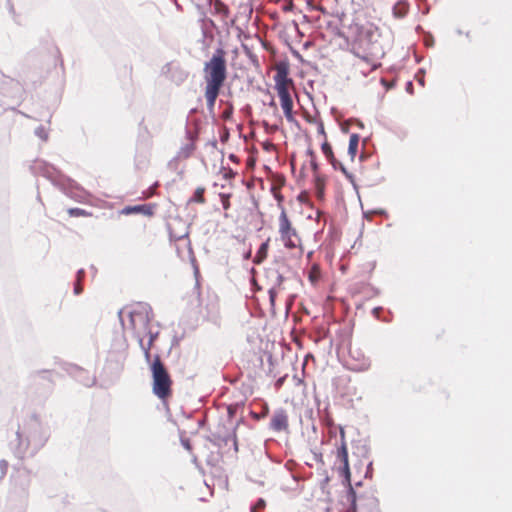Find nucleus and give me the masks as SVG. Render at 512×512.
<instances>
[{"instance_id": "nucleus-17", "label": "nucleus", "mask_w": 512, "mask_h": 512, "mask_svg": "<svg viewBox=\"0 0 512 512\" xmlns=\"http://www.w3.org/2000/svg\"><path fill=\"white\" fill-rule=\"evenodd\" d=\"M213 8L216 13L221 14L223 16H227L229 13L228 7L220 0H214Z\"/></svg>"}, {"instance_id": "nucleus-15", "label": "nucleus", "mask_w": 512, "mask_h": 512, "mask_svg": "<svg viewBox=\"0 0 512 512\" xmlns=\"http://www.w3.org/2000/svg\"><path fill=\"white\" fill-rule=\"evenodd\" d=\"M269 240L265 241L264 243L261 244V246L259 247L257 253H256V256H255V259H254V262L259 264L261 263L263 260L266 259L267 257V254H268V247H269Z\"/></svg>"}, {"instance_id": "nucleus-29", "label": "nucleus", "mask_w": 512, "mask_h": 512, "mask_svg": "<svg viewBox=\"0 0 512 512\" xmlns=\"http://www.w3.org/2000/svg\"><path fill=\"white\" fill-rule=\"evenodd\" d=\"M59 58H60V53H59V51L56 49V50H55V60H56V61H58V60H59Z\"/></svg>"}, {"instance_id": "nucleus-26", "label": "nucleus", "mask_w": 512, "mask_h": 512, "mask_svg": "<svg viewBox=\"0 0 512 512\" xmlns=\"http://www.w3.org/2000/svg\"><path fill=\"white\" fill-rule=\"evenodd\" d=\"M234 176H235V173L233 172L232 169H230V168H228V169L224 168L223 169V177L225 179H232V178H234Z\"/></svg>"}, {"instance_id": "nucleus-18", "label": "nucleus", "mask_w": 512, "mask_h": 512, "mask_svg": "<svg viewBox=\"0 0 512 512\" xmlns=\"http://www.w3.org/2000/svg\"><path fill=\"white\" fill-rule=\"evenodd\" d=\"M70 217H90L92 213L81 208H70L67 210Z\"/></svg>"}, {"instance_id": "nucleus-3", "label": "nucleus", "mask_w": 512, "mask_h": 512, "mask_svg": "<svg viewBox=\"0 0 512 512\" xmlns=\"http://www.w3.org/2000/svg\"><path fill=\"white\" fill-rule=\"evenodd\" d=\"M274 70V89L280 99L285 118L287 121L293 122V95H296V88L293 79L289 76V65L286 62H279L275 64Z\"/></svg>"}, {"instance_id": "nucleus-24", "label": "nucleus", "mask_w": 512, "mask_h": 512, "mask_svg": "<svg viewBox=\"0 0 512 512\" xmlns=\"http://www.w3.org/2000/svg\"><path fill=\"white\" fill-rule=\"evenodd\" d=\"M310 122H313L317 125L318 134L322 135L326 139V132L324 128V123L321 120L313 119Z\"/></svg>"}, {"instance_id": "nucleus-12", "label": "nucleus", "mask_w": 512, "mask_h": 512, "mask_svg": "<svg viewBox=\"0 0 512 512\" xmlns=\"http://www.w3.org/2000/svg\"><path fill=\"white\" fill-rule=\"evenodd\" d=\"M270 182H271L270 192H275V191L281 190L282 187H284V185L286 183V179L281 174H272V176L270 178Z\"/></svg>"}, {"instance_id": "nucleus-9", "label": "nucleus", "mask_w": 512, "mask_h": 512, "mask_svg": "<svg viewBox=\"0 0 512 512\" xmlns=\"http://www.w3.org/2000/svg\"><path fill=\"white\" fill-rule=\"evenodd\" d=\"M321 149H322L324 156L330 162V164L333 166V168L335 170L340 169L345 175L348 176L346 168L343 166V164L341 162H339L335 158L332 147L326 140L322 143Z\"/></svg>"}, {"instance_id": "nucleus-30", "label": "nucleus", "mask_w": 512, "mask_h": 512, "mask_svg": "<svg viewBox=\"0 0 512 512\" xmlns=\"http://www.w3.org/2000/svg\"><path fill=\"white\" fill-rule=\"evenodd\" d=\"M269 105L273 108H276V103L274 100H271V102L269 103Z\"/></svg>"}, {"instance_id": "nucleus-21", "label": "nucleus", "mask_w": 512, "mask_h": 512, "mask_svg": "<svg viewBox=\"0 0 512 512\" xmlns=\"http://www.w3.org/2000/svg\"><path fill=\"white\" fill-rule=\"evenodd\" d=\"M271 194L277 201V207L279 208L280 213H283V210H286V208L284 207V196L282 195L281 190L271 192Z\"/></svg>"}, {"instance_id": "nucleus-20", "label": "nucleus", "mask_w": 512, "mask_h": 512, "mask_svg": "<svg viewBox=\"0 0 512 512\" xmlns=\"http://www.w3.org/2000/svg\"><path fill=\"white\" fill-rule=\"evenodd\" d=\"M219 197H220V201H221L224 211L227 212L231 206V204H230L231 194L230 193H220ZM225 216H227V213H225Z\"/></svg>"}, {"instance_id": "nucleus-27", "label": "nucleus", "mask_w": 512, "mask_h": 512, "mask_svg": "<svg viewBox=\"0 0 512 512\" xmlns=\"http://www.w3.org/2000/svg\"><path fill=\"white\" fill-rule=\"evenodd\" d=\"M269 296H270V301L271 303L273 304L274 303V300H275V296H276V292L274 289H270L269 290Z\"/></svg>"}, {"instance_id": "nucleus-11", "label": "nucleus", "mask_w": 512, "mask_h": 512, "mask_svg": "<svg viewBox=\"0 0 512 512\" xmlns=\"http://www.w3.org/2000/svg\"><path fill=\"white\" fill-rule=\"evenodd\" d=\"M359 140H360V137L358 134L354 133V134L350 135L349 145H348V155H349L351 161H353L357 155Z\"/></svg>"}, {"instance_id": "nucleus-25", "label": "nucleus", "mask_w": 512, "mask_h": 512, "mask_svg": "<svg viewBox=\"0 0 512 512\" xmlns=\"http://www.w3.org/2000/svg\"><path fill=\"white\" fill-rule=\"evenodd\" d=\"M265 501L263 499H259L256 504L252 508V512H256L257 510L264 509Z\"/></svg>"}, {"instance_id": "nucleus-13", "label": "nucleus", "mask_w": 512, "mask_h": 512, "mask_svg": "<svg viewBox=\"0 0 512 512\" xmlns=\"http://www.w3.org/2000/svg\"><path fill=\"white\" fill-rule=\"evenodd\" d=\"M369 367L370 361L364 355H361V357H357L356 362L350 364V369L355 371H364L367 370Z\"/></svg>"}, {"instance_id": "nucleus-6", "label": "nucleus", "mask_w": 512, "mask_h": 512, "mask_svg": "<svg viewBox=\"0 0 512 512\" xmlns=\"http://www.w3.org/2000/svg\"><path fill=\"white\" fill-rule=\"evenodd\" d=\"M356 60L353 63L355 73L367 76L381 66L380 60L383 56L354 55Z\"/></svg>"}, {"instance_id": "nucleus-19", "label": "nucleus", "mask_w": 512, "mask_h": 512, "mask_svg": "<svg viewBox=\"0 0 512 512\" xmlns=\"http://www.w3.org/2000/svg\"><path fill=\"white\" fill-rule=\"evenodd\" d=\"M307 156L309 158V165L314 174L318 172V163L316 160V154L312 149L307 150Z\"/></svg>"}, {"instance_id": "nucleus-5", "label": "nucleus", "mask_w": 512, "mask_h": 512, "mask_svg": "<svg viewBox=\"0 0 512 512\" xmlns=\"http://www.w3.org/2000/svg\"><path fill=\"white\" fill-rule=\"evenodd\" d=\"M152 391L161 400L165 401L172 396V378L162 363L159 356H156L151 365Z\"/></svg>"}, {"instance_id": "nucleus-7", "label": "nucleus", "mask_w": 512, "mask_h": 512, "mask_svg": "<svg viewBox=\"0 0 512 512\" xmlns=\"http://www.w3.org/2000/svg\"><path fill=\"white\" fill-rule=\"evenodd\" d=\"M270 426L277 432L286 430L288 428V415L286 411L283 409L275 411Z\"/></svg>"}, {"instance_id": "nucleus-2", "label": "nucleus", "mask_w": 512, "mask_h": 512, "mask_svg": "<svg viewBox=\"0 0 512 512\" xmlns=\"http://www.w3.org/2000/svg\"><path fill=\"white\" fill-rule=\"evenodd\" d=\"M351 52L353 55L384 56L385 50L380 42L381 33L373 23L350 25Z\"/></svg>"}, {"instance_id": "nucleus-16", "label": "nucleus", "mask_w": 512, "mask_h": 512, "mask_svg": "<svg viewBox=\"0 0 512 512\" xmlns=\"http://www.w3.org/2000/svg\"><path fill=\"white\" fill-rule=\"evenodd\" d=\"M320 278H321L320 267L317 264H314L308 273V279L312 285H316L319 282Z\"/></svg>"}, {"instance_id": "nucleus-23", "label": "nucleus", "mask_w": 512, "mask_h": 512, "mask_svg": "<svg viewBox=\"0 0 512 512\" xmlns=\"http://www.w3.org/2000/svg\"><path fill=\"white\" fill-rule=\"evenodd\" d=\"M156 335H153L152 333H150V338H149V342L147 344L146 347L143 346V338L140 337L139 339V342H140V345L143 347L144 349V353H145V356L146 358H149L150 357V350H151V347L153 345V342H154V339H155Z\"/></svg>"}, {"instance_id": "nucleus-28", "label": "nucleus", "mask_w": 512, "mask_h": 512, "mask_svg": "<svg viewBox=\"0 0 512 512\" xmlns=\"http://www.w3.org/2000/svg\"><path fill=\"white\" fill-rule=\"evenodd\" d=\"M136 317H137V318L144 319V317H143L141 314H132V315H131V321H132V323H134V321H135V318H136Z\"/></svg>"}, {"instance_id": "nucleus-1", "label": "nucleus", "mask_w": 512, "mask_h": 512, "mask_svg": "<svg viewBox=\"0 0 512 512\" xmlns=\"http://www.w3.org/2000/svg\"><path fill=\"white\" fill-rule=\"evenodd\" d=\"M207 108L212 111L227 78L226 51L217 49L203 67Z\"/></svg>"}, {"instance_id": "nucleus-8", "label": "nucleus", "mask_w": 512, "mask_h": 512, "mask_svg": "<svg viewBox=\"0 0 512 512\" xmlns=\"http://www.w3.org/2000/svg\"><path fill=\"white\" fill-rule=\"evenodd\" d=\"M155 210L156 204H142L135 206H127L122 210V213L125 215L139 213L147 217H151L154 215Z\"/></svg>"}, {"instance_id": "nucleus-4", "label": "nucleus", "mask_w": 512, "mask_h": 512, "mask_svg": "<svg viewBox=\"0 0 512 512\" xmlns=\"http://www.w3.org/2000/svg\"><path fill=\"white\" fill-rule=\"evenodd\" d=\"M278 240L285 249L295 251L297 255L302 256L305 251L302 236L289 218L287 210L280 213L277 221Z\"/></svg>"}, {"instance_id": "nucleus-22", "label": "nucleus", "mask_w": 512, "mask_h": 512, "mask_svg": "<svg viewBox=\"0 0 512 512\" xmlns=\"http://www.w3.org/2000/svg\"><path fill=\"white\" fill-rule=\"evenodd\" d=\"M84 278V271L83 270H79L78 273H77V281L74 285V293L76 295H79L82 293L83 291V287L81 285V280Z\"/></svg>"}, {"instance_id": "nucleus-10", "label": "nucleus", "mask_w": 512, "mask_h": 512, "mask_svg": "<svg viewBox=\"0 0 512 512\" xmlns=\"http://www.w3.org/2000/svg\"><path fill=\"white\" fill-rule=\"evenodd\" d=\"M337 460L341 463L342 471L345 474L346 478L349 480L350 468L348 460V450L346 443L344 441L342 442L341 446L337 449Z\"/></svg>"}, {"instance_id": "nucleus-14", "label": "nucleus", "mask_w": 512, "mask_h": 512, "mask_svg": "<svg viewBox=\"0 0 512 512\" xmlns=\"http://www.w3.org/2000/svg\"><path fill=\"white\" fill-rule=\"evenodd\" d=\"M205 187H198L193 196L189 199V203H198V204H204L206 202V199H205Z\"/></svg>"}]
</instances>
